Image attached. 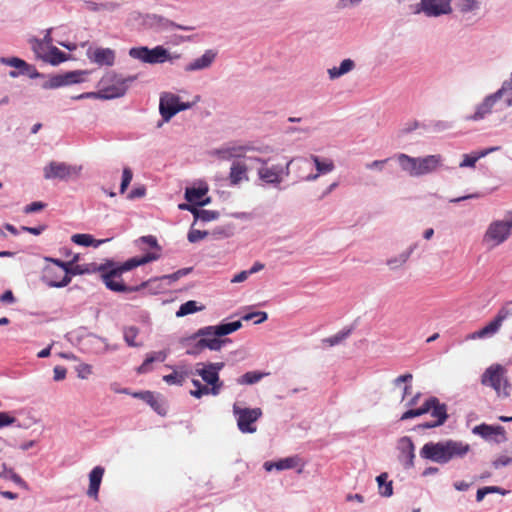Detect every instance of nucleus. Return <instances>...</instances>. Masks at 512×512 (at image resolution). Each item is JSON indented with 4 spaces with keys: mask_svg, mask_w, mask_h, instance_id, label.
Instances as JSON below:
<instances>
[{
    "mask_svg": "<svg viewBox=\"0 0 512 512\" xmlns=\"http://www.w3.org/2000/svg\"><path fill=\"white\" fill-rule=\"evenodd\" d=\"M71 241L76 245L84 247L98 248L100 245L110 241V239H95L91 234L78 233L71 237Z\"/></svg>",
    "mask_w": 512,
    "mask_h": 512,
    "instance_id": "2f4dec72",
    "label": "nucleus"
},
{
    "mask_svg": "<svg viewBox=\"0 0 512 512\" xmlns=\"http://www.w3.org/2000/svg\"><path fill=\"white\" fill-rule=\"evenodd\" d=\"M46 206H47V204L42 202V201H34V202L26 205L23 208V212L25 214L36 213V212H39V211L43 210Z\"/></svg>",
    "mask_w": 512,
    "mask_h": 512,
    "instance_id": "338daca9",
    "label": "nucleus"
},
{
    "mask_svg": "<svg viewBox=\"0 0 512 512\" xmlns=\"http://www.w3.org/2000/svg\"><path fill=\"white\" fill-rule=\"evenodd\" d=\"M497 99L494 93L487 95L481 103L476 106L475 112L465 117L467 121H480L492 112Z\"/></svg>",
    "mask_w": 512,
    "mask_h": 512,
    "instance_id": "412c9836",
    "label": "nucleus"
},
{
    "mask_svg": "<svg viewBox=\"0 0 512 512\" xmlns=\"http://www.w3.org/2000/svg\"><path fill=\"white\" fill-rule=\"evenodd\" d=\"M353 330V326L345 327L335 335L323 339V343L328 346H336L339 345L344 339H346Z\"/></svg>",
    "mask_w": 512,
    "mask_h": 512,
    "instance_id": "a18cd8bd",
    "label": "nucleus"
},
{
    "mask_svg": "<svg viewBox=\"0 0 512 512\" xmlns=\"http://www.w3.org/2000/svg\"><path fill=\"white\" fill-rule=\"evenodd\" d=\"M133 178L132 170L129 167H125L122 172V178L120 183V193L123 194L126 192L128 186L130 185Z\"/></svg>",
    "mask_w": 512,
    "mask_h": 512,
    "instance_id": "052dcab7",
    "label": "nucleus"
},
{
    "mask_svg": "<svg viewBox=\"0 0 512 512\" xmlns=\"http://www.w3.org/2000/svg\"><path fill=\"white\" fill-rule=\"evenodd\" d=\"M137 242L142 243V244H146L150 248L155 249L157 251H161L162 250L161 246L158 244L157 238L155 236H153V235L141 236L137 240Z\"/></svg>",
    "mask_w": 512,
    "mask_h": 512,
    "instance_id": "69168bd1",
    "label": "nucleus"
},
{
    "mask_svg": "<svg viewBox=\"0 0 512 512\" xmlns=\"http://www.w3.org/2000/svg\"><path fill=\"white\" fill-rule=\"evenodd\" d=\"M0 61L7 66L15 68V70H11L9 72V76L11 78H17L21 75L28 76L31 79L46 77V75L44 73L39 72L34 65L29 64L28 62L19 57H3L0 58Z\"/></svg>",
    "mask_w": 512,
    "mask_h": 512,
    "instance_id": "9d476101",
    "label": "nucleus"
},
{
    "mask_svg": "<svg viewBox=\"0 0 512 512\" xmlns=\"http://www.w3.org/2000/svg\"><path fill=\"white\" fill-rule=\"evenodd\" d=\"M137 75H130L123 77L115 72L107 74L102 81L110 82L111 84L101 89L103 100H112L123 97L130 85L136 81Z\"/></svg>",
    "mask_w": 512,
    "mask_h": 512,
    "instance_id": "0eeeda50",
    "label": "nucleus"
},
{
    "mask_svg": "<svg viewBox=\"0 0 512 512\" xmlns=\"http://www.w3.org/2000/svg\"><path fill=\"white\" fill-rule=\"evenodd\" d=\"M498 147H492L489 149L482 150L478 153H471V154H464L463 160L460 163V167H475L476 162L482 158L488 155L490 152L497 150Z\"/></svg>",
    "mask_w": 512,
    "mask_h": 512,
    "instance_id": "58836bf2",
    "label": "nucleus"
},
{
    "mask_svg": "<svg viewBox=\"0 0 512 512\" xmlns=\"http://www.w3.org/2000/svg\"><path fill=\"white\" fill-rule=\"evenodd\" d=\"M0 478L5 480H11L19 487L28 490V484L17 474L13 471L12 468H9L6 466V464H2V469L0 470Z\"/></svg>",
    "mask_w": 512,
    "mask_h": 512,
    "instance_id": "4c0bfd02",
    "label": "nucleus"
},
{
    "mask_svg": "<svg viewBox=\"0 0 512 512\" xmlns=\"http://www.w3.org/2000/svg\"><path fill=\"white\" fill-rule=\"evenodd\" d=\"M512 210L507 211L502 220L492 221L483 236V242L496 247L504 243L511 235Z\"/></svg>",
    "mask_w": 512,
    "mask_h": 512,
    "instance_id": "39448f33",
    "label": "nucleus"
},
{
    "mask_svg": "<svg viewBox=\"0 0 512 512\" xmlns=\"http://www.w3.org/2000/svg\"><path fill=\"white\" fill-rule=\"evenodd\" d=\"M452 0H420L414 14L424 13L427 17H439L452 13Z\"/></svg>",
    "mask_w": 512,
    "mask_h": 512,
    "instance_id": "f8f14e48",
    "label": "nucleus"
},
{
    "mask_svg": "<svg viewBox=\"0 0 512 512\" xmlns=\"http://www.w3.org/2000/svg\"><path fill=\"white\" fill-rule=\"evenodd\" d=\"M242 327V322H226L217 326H208L199 329L195 334L190 337L184 338L182 344L184 346H191L187 349L188 355H198L204 349V346L199 345L200 336H226L231 334Z\"/></svg>",
    "mask_w": 512,
    "mask_h": 512,
    "instance_id": "7ed1b4c3",
    "label": "nucleus"
},
{
    "mask_svg": "<svg viewBox=\"0 0 512 512\" xmlns=\"http://www.w3.org/2000/svg\"><path fill=\"white\" fill-rule=\"evenodd\" d=\"M208 235H210L209 231L193 229V226H192L187 234V239L190 243H196V242L204 239Z\"/></svg>",
    "mask_w": 512,
    "mask_h": 512,
    "instance_id": "bf43d9fd",
    "label": "nucleus"
},
{
    "mask_svg": "<svg viewBox=\"0 0 512 512\" xmlns=\"http://www.w3.org/2000/svg\"><path fill=\"white\" fill-rule=\"evenodd\" d=\"M30 42L32 45V50L35 53L36 57L39 59H42V57L44 56V54H42V53L46 49V45H45L44 41L34 37L30 40Z\"/></svg>",
    "mask_w": 512,
    "mask_h": 512,
    "instance_id": "680f3d73",
    "label": "nucleus"
},
{
    "mask_svg": "<svg viewBox=\"0 0 512 512\" xmlns=\"http://www.w3.org/2000/svg\"><path fill=\"white\" fill-rule=\"evenodd\" d=\"M472 433L479 435L484 439H488L491 435H505V429L502 426H492L485 423L475 426L472 429Z\"/></svg>",
    "mask_w": 512,
    "mask_h": 512,
    "instance_id": "72a5a7b5",
    "label": "nucleus"
},
{
    "mask_svg": "<svg viewBox=\"0 0 512 512\" xmlns=\"http://www.w3.org/2000/svg\"><path fill=\"white\" fill-rule=\"evenodd\" d=\"M95 272H100L101 278L104 281V275L107 272L106 261L100 265L96 263L76 264L73 268L68 270V277L72 279V276L91 274Z\"/></svg>",
    "mask_w": 512,
    "mask_h": 512,
    "instance_id": "b1692460",
    "label": "nucleus"
},
{
    "mask_svg": "<svg viewBox=\"0 0 512 512\" xmlns=\"http://www.w3.org/2000/svg\"><path fill=\"white\" fill-rule=\"evenodd\" d=\"M452 128V123L444 120L431 121L426 124V130L433 132H442Z\"/></svg>",
    "mask_w": 512,
    "mask_h": 512,
    "instance_id": "6e6d98bb",
    "label": "nucleus"
},
{
    "mask_svg": "<svg viewBox=\"0 0 512 512\" xmlns=\"http://www.w3.org/2000/svg\"><path fill=\"white\" fill-rule=\"evenodd\" d=\"M508 86L507 81L503 82L501 88L494 92V94L497 101L502 100L505 107L510 108L512 107V91Z\"/></svg>",
    "mask_w": 512,
    "mask_h": 512,
    "instance_id": "49530a36",
    "label": "nucleus"
},
{
    "mask_svg": "<svg viewBox=\"0 0 512 512\" xmlns=\"http://www.w3.org/2000/svg\"><path fill=\"white\" fill-rule=\"evenodd\" d=\"M146 195V187L144 185H140L137 187H134L128 194L127 199L129 200H135L138 198H142Z\"/></svg>",
    "mask_w": 512,
    "mask_h": 512,
    "instance_id": "774afa93",
    "label": "nucleus"
},
{
    "mask_svg": "<svg viewBox=\"0 0 512 512\" xmlns=\"http://www.w3.org/2000/svg\"><path fill=\"white\" fill-rule=\"evenodd\" d=\"M202 309H203V306H198L197 301L189 300L180 305L179 309L175 313V316L178 318L184 317L186 315L195 313Z\"/></svg>",
    "mask_w": 512,
    "mask_h": 512,
    "instance_id": "de8ad7c7",
    "label": "nucleus"
},
{
    "mask_svg": "<svg viewBox=\"0 0 512 512\" xmlns=\"http://www.w3.org/2000/svg\"><path fill=\"white\" fill-rule=\"evenodd\" d=\"M469 451V444L448 439L425 443L420 449L419 455L424 460L444 465L455 459H463Z\"/></svg>",
    "mask_w": 512,
    "mask_h": 512,
    "instance_id": "f257e3e1",
    "label": "nucleus"
},
{
    "mask_svg": "<svg viewBox=\"0 0 512 512\" xmlns=\"http://www.w3.org/2000/svg\"><path fill=\"white\" fill-rule=\"evenodd\" d=\"M141 260L139 256H135L127 259L123 263L115 262L114 260H106L107 272L104 275L105 286L114 292L118 293H131L139 291L148 285V282H142L140 285L130 286L125 284L123 281L115 280L120 278L123 273L133 270L141 266Z\"/></svg>",
    "mask_w": 512,
    "mask_h": 512,
    "instance_id": "f03ea898",
    "label": "nucleus"
},
{
    "mask_svg": "<svg viewBox=\"0 0 512 512\" xmlns=\"http://www.w3.org/2000/svg\"><path fill=\"white\" fill-rule=\"evenodd\" d=\"M192 384L196 387L195 390L190 391V394L195 398H201L204 395L211 394V388L203 385L198 379H193Z\"/></svg>",
    "mask_w": 512,
    "mask_h": 512,
    "instance_id": "5fc2aeb1",
    "label": "nucleus"
},
{
    "mask_svg": "<svg viewBox=\"0 0 512 512\" xmlns=\"http://www.w3.org/2000/svg\"><path fill=\"white\" fill-rule=\"evenodd\" d=\"M257 175L259 180H261L264 184L270 185L275 188H279L281 184L280 174L278 172L277 164L268 166H261L257 170Z\"/></svg>",
    "mask_w": 512,
    "mask_h": 512,
    "instance_id": "5701e85b",
    "label": "nucleus"
},
{
    "mask_svg": "<svg viewBox=\"0 0 512 512\" xmlns=\"http://www.w3.org/2000/svg\"><path fill=\"white\" fill-rule=\"evenodd\" d=\"M220 336H202L199 339V345L204 346L212 351H218L221 349L224 341L219 339Z\"/></svg>",
    "mask_w": 512,
    "mask_h": 512,
    "instance_id": "8fccbe9b",
    "label": "nucleus"
},
{
    "mask_svg": "<svg viewBox=\"0 0 512 512\" xmlns=\"http://www.w3.org/2000/svg\"><path fill=\"white\" fill-rule=\"evenodd\" d=\"M167 358L165 351L151 352L147 354L143 363L137 368L138 374H146L152 371V364L154 362H164Z\"/></svg>",
    "mask_w": 512,
    "mask_h": 512,
    "instance_id": "c756f323",
    "label": "nucleus"
},
{
    "mask_svg": "<svg viewBox=\"0 0 512 512\" xmlns=\"http://www.w3.org/2000/svg\"><path fill=\"white\" fill-rule=\"evenodd\" d=\"M105 469L102 466H95L89 473V488L87 495L97 499Z\"/></svg>",
    "mask_w": 512,
    "mask_h": 512,
    "instance_id": "a878e982",
    "label": "nucleus"
},
{
    "mask_svg": "<svg viewBox=\"0 0 512 512\" xmlns=\"http://www.w3.org/2000/svg\"><path fill=\"white\" fill-rule=\"evenodd\" d=\"M235 226L233 224H226L223 226H217L212 231H209V234L213 237V239H225L233 236Z\"/></svg>",
    "mask_w": 512,
    "mask_h": 512,
    "instance_id": "37998d69",
    "label": "nucleus"
},
{
    "mask_svg": "<svg viewBox=\"0 0 512 512\" xmlns=\"http://www.w3.org/2000/svg\"><path fill=\"white\" fill-rule=\"evenodd\" d=\"M201 365L202 368H197L195 374L200 376L202 380L210 386L212 395H219L223 387V382L220 380L219 375L216 374V371L214 372L209 369L205 364Z\"/></svg>",
    "mask_w": 512,
    "mask_h": 512,
    "instance_id": "f3484780",
    "label": "nucleus"
},
{
    "mask_svg": "<svg viewBox=\"0 0 512 512\" xmlns=\"http://www.w3.org/2000/svg\"><path fill=\"white\" fill-rule=\"evenodd\" d=\"M178 95L171 92H164L159 100V112L163 122H169L177 113Z\"/></svg>",
    "mask_w": 512,
    "mask_h": 512,
    "instance_id": "4468645a",
    "label": "nucleus"
},
{
    "mask_svg": "<svg viewBox=\"0 0 512 512\" xmlns=\"http://www.w3.org/2000/svg\"><path fill=\"white\" fill-rule=\"evenodd\" d=\"M397 449L399 451L398 460L403 465L404 469L413 468L415 459V445L412 439L408 436L401 437L397 442Z\"/></svg>",
    "mask_w": 512,
    "mask_h": 512,
    "instance_id": "ddd939ff",
    "label": "nucleus"
},
{
    "mask_svg": "<svg viewBox=\"0 0 512 512\" xmlns=\"http://www.w3.org/2000/svg\"><path fill=\"white\" fill-rule=\"evenodd\" d=\"M46 261H49L51 263H53L55 266H57V270L60 271V273H64V275H68V270H70V264L71 263H68V261H63L61 259H58V258H52V257H46L45 258Z\"/></svg>",
    "mask_w": 512,
    "mask_h": 512,
    "instance_id": "e2e57ef3",
    "label": "nucleus"
},
{
    "mask_svg": "<svg viewBox=\"0 0 512 512\" xmlns=\"http://www.w3.org/2000/svg\"><path fill=\"white\" fill-rule=\"evenodd\" d=\"M186 376H187V373L179 374L177 372H173L171 374L165 375L163 377V380L169 385H182Z\"/></svg>",
    "mask_w": 512,
    "mask_h": 512,
    "instance_id": "13d9d810",
    "label": "nucleus"
},
{
    "mask_svg": "<svg viewBox=\"0 0 512 512\" xmlns=\"http://www.w3.org/2000/svg\"><path fill=\"white\" fill-rule=\"evenodd\" d=\"M311 160L314 162L317 172L321 174H327L334 169V163L331 160L322 161L318 156L311 155Z\"/></svg>",
    "mask_w": 512,
    "mask_h": 512,
    "instance_id": "3c124183",
    "label": "nucleus"
},
{
    "mask_svg": "<svg viewBox=\"0 0 512 512\" xmlns=\"http://www.w3.org/2000/svg\"><path fill=\"white\" fill-rule=\"evenodd\" d=\"M397 161L401 167V169L407 173H409L412 177H418V157H411L407 154L400 153L396 155Z\"/></svg>",
    "mask_w": 512,
    "mask_h": 512,
    "instance_id": "7c9ffc66",
    "label": "nucleus"
},
{
    "mask_svg": "<svg viewBox=\"0 0 512 512\" xmlns=\"http://www.w3.org/2000/svg\"><path fill=\"white\" fill-rule=\"evenodd\" d=\"M88 59L99 66H113L116 59L115 51L111 48L98 47L93 51L88 49Z\"/></svg>",
    "mask_w": 512,
    "mask_h": 512,
    "instance_id": "dca6fc26",
    "label": "nucleus"
},
{
    "mask_svg": "<svg viewBox=\"0 0 512 512\" xmlns=\"http://www.w3.org/2000/svg\"><path fill=\"white\" fill-rule=\"evenodd\" d=\"M268 373L259 371H249L243 374L237 379V383L240 385H252L259 382L262 378L267 376Z\"/></svg>",
    "mask_w": 512,
    "mask_h": 512,
    "instance_id": "79ce46f5",
    "label": "nucleus"
},
{
    "mask_svg": "<svg viewBox=\"0 0 512 512\" xmlns=\"http://www.w3.org/2000/svg\"><path fill=\"white\" fill-rule=\"evenodd\" d=\"M138 333H139V330L135 326H129V327L124 328L123 337L128 346L139 347L142 345L141 342L135 341V338L137 337Z\"/></svg>",
    "mask_w": 512,
    "mask_h": 512,
    "instance_id": "603ef678",
    "label": "nucleus"
},
{
    "mask_svg": "<svg viewBox=\"0 0 512 512\" xmlns=\"http://www.w3.org/2000/svg\"><path fill=\"white\" fill-rule=\"evenodd\" d=\"M379 494L382 497H391L393 495L392 481H388V474L383 472L376 477Z\"/></svg>",
    "mask_w": 512,
    "mask_h": 512,
    "instance_id": "ea45409f",
    "label": "nucleus"
},
{
    "mask_svg": "<svg viewBox=\"0 0 512 512\" xmlns=\"http://www.w3.org/2000/svg\"><path fill=\"white\" fill-rule=\"evenodd\" d=\"M72 167L64 162L51 161L44 167V177L46 179L65 180L70 177Z\"/></svg>",
    "mask_w": 512,
    "mask_h": 512,
    "instance_id": "a211bd4d",
    "label": "nucleus"
},
{
    "mask_svg": "<svg viewBox=\"0 0 512 512\" xmlns=\"http://www.w3.org/2000/svg\"><path fill=\"white\" fill-rule=\"evenodd\" d=\"M483 386L491 387L499 397L510 396L511 383L507 378V369L498 363L492 364L481 375Z\"/></svg>",
    "mask_w": 512,
    "mask_h": 512,
    "instance_id": "20e7f679",
    "label": "nucleus"
},
{
    "mask_svg": "<svg viewBox=\"0 0 512 512\" xmlns=\"http://www.w3.org/2000/svg\"><path fill=\"white\" fill-rule=\"evenodd\" d=\"M298 463H299V458L297 456H291V457L282 458L278 461H266L263 464V468L267 472H271L273 470L283 471V470L295 468L298 465Z\"/></svg>",
    "mask_w": 512,
    "mask_h": 512,
    "instance_id": "bb28decb",
    "label": "nucleus"
},
{
    "mask_svg": "<svg viewBox=\"0 0 512 512\" xmlns=\"http://www.w3.org/2000/svg\"><path fill=\"white\" fill-rule=\"evenodd\" d=\"M248 168L241 162H233L230 167L229 181L231 186H237L242 181H248L249 177L247 174Z\"/></svg>",
    "mask_w": 512,
    "mask_h": 512,
    "instance_id": "c85d7f7f",
    "label": "nucleus"
},
{
    "mask_svg": "<svg viewBox=\"0 0 512 512\" xmlns=\"http://www.w3.org/2000/svg\"><path fill=\"white\" fill-rule=\"evenodd\" d=\"M128 55L144 64L156 65L163 64L170 59V51L162 45L153 48L148 46L131 47Z\"/></svg>",
    "mask_w": 512,
    "mask_h": 512,
    "instance_id": "423d86ee",
    "label": "nucleus"
},
{
    "mask_svg": "<svg viewBox=\"0 0 512 512\" xmlns=\"http://www.w3.org/2000/svg\"><path fill=\"white\" fill-rule=\"evenodd\" d=\"M134 398H139L146 402L155 412L160 415L165 414V410L162 408L159 401L155 398L151 391H140L131 394Z\"/></svg>",
    "mask_w": 512,
    "mask_h": 512,
    "instance_id": "f704fd0d",
    "label": "nucleus"
},
{
    "mask_svg": "<svg viewBox=\"0 0 512 512\" xmlns=\"http://www.w3.org/2000/svg\"><path fill=\"white\" fill-rule=\"evenodd\" d=\"M442 157L439 154L418 157V177L434 172L441 164Z\"/></svg>",
    "mask_w": 512,
    "mask_h": 512,
    "instance_id": "393cba45",
    "label": "nucleus"
},
{
    "mask_svg": "<svg viewBox=\"0 0 512 512\" xmlns=\"http://www.w3.org/2000/svg\"><path fill=\"white\" fill-rule=\"evenodd\" d=\"M512 318V301L504 305L492 320H507Z\"/></svg>",
    "mask_w": 512,
    "mask_h": 512,
    "instance_id": "0e129e2a",
    "label": "nucleus"
},
{
    "mask_svg": "<svg viewBox=\"0 0 512 512\" xmlns=\"http://www.w3.org/2000/svg\"><path fill=\"white\" fill-rule=\"evenodd\" d=\"M233 412L237 416L238 429L242 433H254L257 428L254 423L261 417L262 411L260 408H239L236 405L233 407Z\"/></svg>",
    "mask_w": 512,
    "mask_h": 512,
    "instance_id": "9b49d317",
    "label": "nucleus"
},
{
    "mask_svg": "<svg viewBox=\"0 0 512 512\" xmlns=\"http://www.w3.org/2000/svg\"><path fill=\"white\" fill-rule=\"evenodd\" d=\"M130 19L139 27L151 29L158 33L171 31L176 26V22L152 13L143 14L135 11L130 14Z\"/></svg>",
    "mask_w": 512,
    "mask_h": 512,
    "instance_id": "6e6552de",
    "label": "nucleus"
},
{
    "mask_svg": "<svg viewBox=\"0 0 512 512\" xmlns=\"http://www.w3.org/2000/svg\"><path fill=\"white\" fill-rule=\"evenodd\" d=\"M428 400H434L429 412H431L432 417L436 418L435 421L442 426L448 419L447 405L445 403H440L439 399L434 396L429 397Z\"/></svg>",
    "mask_w": 512,
    "mask_h": 512,
    "instance_id": "473e14b6",
    "label": "nucleus"
},
{
    "mask_svg": "<svg viewBox=\"0 0 512 512\" xmlns=\"http://www.w3.org/2000/svg\"><path fill=\"white\" fill-rule=\"evenodd\" d=\"M268 320V314L258 309L256 305L243 306L237 312L224 318L223 320Z\"/></svg>",
    "mask_w": 512,
    "mask_h": 512,
    "instance_id": "6ab92c4d",
    "label": "nucleus"
},
{
    "mask_svg": "<svg viewBox=\"0 0 512 512\" xmlns=\"http://www.w3.org/2000/svg\"><path fill=\"white\" fill-rule=\"evenodd\" d=\"M85 74H87V71L73 70L63 74L50 75L49 79L41 84V87L45 90H49L79 84L84 81L83 75Z\"/></svg>",
    "mask_w": 512,
    "mask_h": 512,
    "instance_id": "1a4fd4ad",
    "label": "nucleus"
},
{
    "mask_svg": "<svg viewBox=\"0 0 512 512\" xmlns=\"http://www.w3.org/2000/svg\"><path fill=\"white\" fill-rule=\"evenodd\" d=\"M480 8V2L477 0H459V9L462 13H468Z\"/></svg>",
    "mask_w": 512,
    "mask_h": 512,
    "instance_id": "4d7b16f0",
    "label": "nucleus"
},
{
    "mask_svg": "<svg viewBox=\"0 0 512 512\" xmlns=\"http://www.w3.org/2000/svg\"><path fill=\"white\" fill-rule=\"evenodd\" d=\"M42 60L53 66H57L67 60V54L56 46H51L49 52L42 57Z\"/></svg>",
    "mask_w": 512,
    "mask_h": 512,
    "instance_id": "e433bc0d",
    "label": "nucleus"
},
{
    "mask_svg": "<svg viewBox=\"0 0 512 512\" xmlns=\"http://www.w3.org/2000/svg\"><path fill=\"white\" fill-rule=\"evenodd\" d=\"M417 247V244L411 245L406 251L402 252L398 257L391 258L387 261V264L392 268L396 269L400 266H402L411 256L415 248Z\"/></svg>",
    "mask_w": 512,
    "mask_h": 512,
    "instance_id": "09e8293b",
    "label": "nucleus"
},
{
    "mask_svg": "<svg viewBox=\"0 0 512 512\" xmlns=\"http://www.w3.org/2000/svg\"><path fill=\"white\" fill-rule=\"evenodd\" d=\"M60 271H58L56 268L47 266L44 268L42 275H41V281L45 283L48 287L53 288H63L66 287L70 282L71 278L68 277V275H62Z\"/></svg>",
    "mask_w": 512,
    "mask_h": 512,
    "instance_id": "2eb2a0df",
    "label": "nucleus"
},
{
    "mask_svg": "<svg viewBox=\"0 0 512 512\" xmlns=\"http://www.w3.org/2000/svg\"><path fill=\"white\" fill-rule=\"evenodd\" d=\"M192 271H193V267H186V268L179 269L172 274L163 275L159 278H156L155 280L168 281V283H172V282L179 280L181 277L187 276Z\"/></svg>",
    "mask_w": 512,
    "mask_h": 512,
    "instance_id": "864d4df0",
    "label": "nucleus"
},
{
    "mask_svg": "<svg viewBox=\"0 0 512 512\" xmlns=\"http://www.w3.org/2000/svg\"><path fill=\"white\" fill-rule=\"evenodd\" d=\"M501 324H502V322H489L488 325L471 333L467 338L468 339L490 338L499 331Z\"/></svg>",
    "mask_w": 512,
    "mask_h": 512,
    "instance_id": "c9c22d12",
    "label": "nucleus"
},
{
    "mask_svg": "<svg viewBox=\"0 0 512 512\" xmlns=\"http://www.w3.org/2000/svg\"><path fill=\"white\" fill-rule=\"evenodd\" d=\"M433 403H434V400L426 399L421 407L416 408V409H409L406 412H404L401 415L400 420L404 421V420H408V419H411V418H414V417H418V416H421V415H424V414L428 413L431 410V407H432Z\"/></svg>",
    "mask_w": 512,
    "mask_h": 512,
    "instance_id": "a19ab883",
    "label": "nucleus"
},
{
    "mask_svg": "<svg viewBox=\"0 0 512 512\" xmlns=\"http://www.w3.org/2000/svg\"><path fill=\"white\" fill-rule=\"evenodd\" d=\"M218 53L214 49L206 50L203 55L188 63L184 70L186 72L200 71L209 68L215 61Z\"/></svg>",
    "mask_w": 512,
    "mask_h": 512,
    "instance_id": "aec40b11",
    "label": "nucleus"
},
{
    "mask_svg": "<svg viewBox=\"0 0 512 512\" xmlns=\"http://www.w3.org/2000/svg\"><path fill=\"white\" fill-rule=\"evenodd\" d=\"M254 150L260 149L250 145H240L217 149L215 154L222 160H230L232 158H247L245 153Z\"/></svg>",
    "mask_w": 512,
    "mask_h": 512,
    "instance_id": "4be33fe9",
    "label": "nucleus"
},
{
    "mask_svg": "<svg viewBox=\"0 0 512 512\" xmlns=\"http://www.w3.org/2000/svg\"><path fill=\"white\" fill-rule=\"evenodd\" d=\"M194 213V223L197 221L210 222L217 220L220 217V213L216 210H206L198 208Z\"/></svg>",
    "mask_w": 512,
    "mask_h": 512,
    "instance_id": "c03bdc74",
    "label": "nucleus"
},
{
    "mask_svg": "<svg viewBox=\"0 0 512 512\" xmlns=\"http://www.w3.org/2000/svg\"><path fill=\"white\" fill-rule=\"evenodd\" d=\"M208 191L209 187L207 183L201 181L198 186L186 187L184 198L187 202L197 206V203L208 193Z\"/></svg>",
    "mask_w": 512,
    "mask_h": 512,
    "instance_id": "cd10ccee",
    "label": "nucleus"
}]
</instances>
